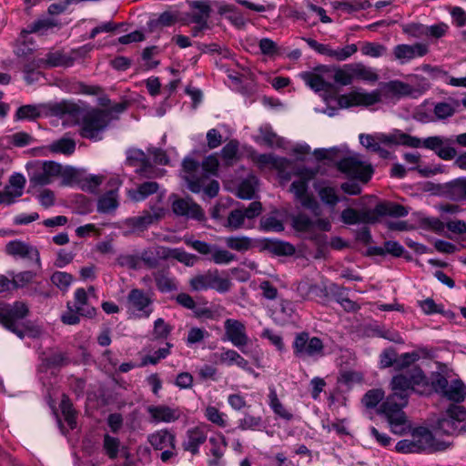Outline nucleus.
Returning <instances> with one entry per match:
<instances>
[{
  "label": "nucleus",
  "mask_w": 466,
  "mask_h": 466,
  "mask_svg": "<svg viewBox=\"0 0 466 466\" xmlns=\"http://www.w3.org/2000/svg\"><path fill=\"white\" fill-rule=\"evenodd\" d=\"M449 382L441 372H432L430 380L419 366L401 369L390 382L391 393L381 403L379 413L384 416L391 431L402 435L409 428L408 419L403 411L412 392L426 395L434 390L442 395Z\"/></svg>",
  "instance_id": "nucleus-1"
},
{
  "label": "nucleus",
  "mask_w": 466,
  "mask_h": 466,
  "mask_svg": "<svg viewBox=\"0 0 466 466\" xmlns=\"http://www.w3.org/2000/svg\"><path fill=\"white\" fill-rule=\"evenodd\" d=\"M54 111L60 115L68 114L72 116H81L80 136L93 141L102 139V133L113 120V116L108 110L95 108L82 112L76 104L68 101L56 104Z\"/></svg>",
  "instance_id": "nucleus-2"
},
{
  "label": "nucleus",
  "mask_w": 466,
  "mask_h": 466,
  "mask_svg": "<svg viewBox=\"0 0 466 466\" xmlns=\"http://www.w3.org/2000/svg\"><path fill=\"white\" fill-rule=\"evenodd\" d=\"M29 314L28 306L22 301L0 308V323L8 330L23 339L25 336L38 338L42 329L35 322L24 320Z\"/></svg>",
  "instance_id": "nucleus-3"
},
{
  "label": "nucleus",
  "mask_w": 466,
  "mask_h": 466,
  "mask_svg": "<svg viewBox=\"0 0 466 466\" xmlns=\"http://www.w3.org/2000/svg\"><path fill=\"white\" fill-rule=\"evenodd\" d=\"M294 356L299 360H318L324 356V344L318 337L307 331L297 333L292 343Z\"/></svg>",
  "instance_id": "nucleus-4"
},
{
  "label": "nucleus",
  "mask_w": 466,
  "mask_h": 466,
  "mask_svg": "<svg viewBox=\"0 0 466 466\" xmlns=\"http://www.w3.org/2000/svg\"><path fill=\"white\" fill-rule=\"evenodd\" d=\"M231 285V281L228 279L220 278L218 269L208 270L189 279V286L194 291L212 289L219 293H225L230 289Z\"/></svg>",
  "instance_id": "nucleus-5"
},
{
  "label": "nucleus",
  "mask_w": 466,
  "mask_h": 466,
  "mask_svg": "<svg viewBox=\"0 0 466 466\" xmlns=\"http://www.w3.org/2000/svg\"><path fill=\"white\" fill-rule=\"evenodd\" d=\"M465 420V408L462 405L450 404L445 413L438 419L436 430L448 436L456 435L461 431L459 424Z\"/></svg>",
  "instance_id": "nucleus-6"
},
{
  "label": "nucleus",
  "mask_w": 466,
  "mask_h": 466,
  "mask_svg": "<svg viewBox=\"0 0 466 466\" xmlns=\"http://www.w3.org/2000/svg\"><path fill=\"white\" fill-rule=\"evenodd\" d=\"M411 437L416 443L418 453H433L442 451L448 449L451 443L445 441H440L426 427H417L412 430Z\"/></svg>",
  "instance_id": "nucleus-7"
},
{
  "label": "nucleus",
  "mask_w": 466,
  "mask_h": 466,
  "mask_svg": "<svg viewBox=\"0 0 466 466\" xmlns=\"http://www.w3.org/2000/svg\"><path fill=\"white\" fill-rule=\"evenodd\" d=\"M338 168L349 177L358 179L363 183L368 182L373 173L370 165H364L358 156H350L338 162Z\"/></svg>",
  "instance_id": "nucleus-8"
},
{
  "label": "nucleus",
  "mask_w": 466,
  "mask_h": 466,
  "mask_svg": "<svg viewBox=\"0 0 466 466\" xmlns=\"http://www.w3.org/2000/svg\"><path fill=\"white\" fill-rule=\"evenodd\" d=\"M185 243L204 256H211V259L216 264H228L236 260V256L226 250L221 249L216 245L208 244L205 241L186 238Z\"/></svg>",
  "instance_id": "nucleus-9"
},
{
  "label": "nucleus",
  "mask_w": 466,
  "mask_h": 466,
  "mask_svg": "<svg viewBox=\"0 0 466 466\" xmlns=\"http://www.w3.org/2000/svg\"><path fill=\"white\" fill-rule=\"evenodd\" d=\"M126 155V164L136 167V172L141 177L152 178L161 175L160 169L152 166L149 158L143 150L138 148H128Z\"/></svg>",
  "instance_id": "nucleus-10"
},
{
  "label": "nucleus",
  "mask_w": 466,
  "mask_h": 466,
  "mask_svg": "<svg viewBox=\"0 0 466 466\" xmlns=\"http://www.w3.org/2000/svg\"><path fill=\"white\" fill-rule=\"evenodd\" d=\"M182 172L188 189L193 193H199L208 180V176L202 174L199 163L190 157H185L182 162Z\"/></svg>",
  "instance_id": "nucleus-11"
},
{
  "label": "nucleus",
  "mask_w": 466,
  "mask_h": 466,
  "mask_svg": "<svg viewBox=\"0 0 466 466\" xmlns=\"http://www.w3.org/2000/svg\"><path fill=\"white\" fill-rule=\"evenodd\" d=\"M189 10L184 13L181 21L185 25L196 24L207 26L212 8L208 0H192L187 2Z\"/></svg>",
  "instance_id": "nucleus-12"
},
{
  "label": "nucleus",
  "mask_w": 466,
  "mask_h": 466,
  "mask_svg": "<svg viewBox=\"0 0 466 466\" xmlns=\"http://www.w3.org/2000/svg\"><path fill=\"white\" fill-rule=\"evenodd\" d=\"M62 166L54 161H44L29 173V180L35 186H46L61 173Z\"/></svg>",
  "instance_id": "nucleus-13"
},
{
  "label": "nucleus",
  "mask_w": 466,
  "mask_h": 466,
  "mask_svg": "<svg viewBox=\"0 0 466 466\" xmlns=\"http://www.w3.org/2000/svg\"><path fill=\"white\" fill-rule=\"evenodd\" d=\"M224 329L225 338L223 339L229 340L235 347L245 352L244 348L249 341L245 324L238 319H227L224 321Z\"/></svg>",
  "instance_id": "nucleus-14"
},
{
  "label": "nucleus",
  "mask_w": 466,
  "mask_h": 466,
  "mask_svg": "<svg viewBox=\"0 0 466 466\" xmlns=\"http://www.w3.org/2000/svg\"><path fill=\"white\" fill-rule=\"evenodd\" d=\"M152 299L142 289H133L127 295V307L138 317L148 318L152 313Z\"/></svg>",
  "instance_id": "nucleus-15"
},
{
  "label": "nucleus",
  "mask_w": 466,
  "mask_h": 466,
  "mask_svg": "<svg viewBox=\"0 0 466 466\" xmlns=\"http://www.w3.org/2000/svg\"><path fill=\"white\" fill-rule=\"evenodd\" d=\"M171 198H175L172 202V211L176 216L198 221L204 220L205 213L203 209L191 198H177L175 195H172Z\"/></svg>",
  "instance_id": "nucleus-16"
},
{
  "label": "nucleus",
  "mask_w": 466,
  "mask_h": 466,
  "mask_svg": "<svg viewBox=\"0 0 466 466\" xmlns=\"http://www.w3.org/2000/svg\"><path fill=\"white\" fill-rule=\"evenodd\" d=\"M166 210L160 206H152L151 210L143 211L141 216L128 218L124 226L131 230H145L148 226L158 221L165 216Z\"/></svg>",
  "instance_id": "nucleus-17"
},
{
  "label": "nucleus",
  "mask_w": 466,
  "mask_h": 466,
  "mask_svg": "<svg viewBox=\"0 0 466 466\" xmlns=\"http://www.w3.org/2000/svg\"><path fill=\"white\" fill-rule=\"evenodd\" d=\"M380 101V92L374 90L370 93L352 91L347 95H341L339 99V105L342 107L353 106H372Z\"/></svg>",
  "instance_id": "nucleus-18"
},
{
  "label": "nucleus",
  "mask_w": 466,
  "mask_h": 466,
  "mask_svg": "<svg viewBox=\"0 0 466 466\" xmlns=\"http://www.w3.org/2000/svg\"><path fill=\"white\" fill-rule=\"evenodd\" d=\"M420 147L434 151L441 159L451 160L456 157L457 152L454 147H451V141L448 138L434 136L420 140Z\"/></svg>",
  "instance_id": "nucleus-19"
},
{
  "label": "nucleus",
  "mask_w": 466,
  "mask_h": 466,
  "mask_svg": "<svg viewBox=\"0 0 466 466\" xmlns=\"http://www.w3.org/2000/svg\"><path fill=\"white\" fill-rule=\"evenodd\" d=\"M380 144H384L387 146H405L412 148L420 147L421 142L419 137H412L409 134H406L399 129L393 130V132L390 134H378L375 136Z\"/></svg>",
  "instance_id": "nucleus-20"
},
{
  "label": "nucleus",
  "mask_w": 466,
  "mask_h": 466,
  "mask_svg": "<svg viewBox=\"0 0 466 466\" xmlns=\"http://www.w3.org/2000/svg\"><path fill=\"white\" fill-rule=\"evenodd\" d=\"M373 213V209L357 210L352 208H347L341 212L340 219L346 225L375 224L376 218Z\"/></svg>",
  "instance_id": "nucleus-21"
},
{
  "label": "nucleus",
  "mask_w": 466,
  "mask_h": 466,
  "mask_svg": "<svg viewBox=\"0 0 466 466\" xmlns=\"http://www.w3.org/2000/svg\"><path fill=\"white\" fill-rule=\"evenodd\" d=\"M429 52L426 44L417 43L414 45H398L393 49L395 58L402 63L411 60L415 57L424 56Z\"/></svg>",
  "instance_id": "nucleus-22"
},
{
  "label": "nucleus",
  "mask_w": 466,
  "mask_h": 466,
  "mask_svg": "<svg viewBox=\"0 0 466 466\" xmlns=\"http://www.w3.org/2000/svg\"><path fill=\"white\" fill-rule=\"evenodd\" d=\"M147 412L155 422L170 423L177 420L181 416L179 409L167 405L148 406Z\"/></svg>",
  "instance_id": "nucleus-23"
},
{
  "label": "nucleus",
  "mask_w": 466,
  "mask_h": 466,
  "mask_svg": "<svg viewBox=\"0 0 466 466\" xmlns=\"http://www.w3.org/2000/svg\"><path fill=\"white\" fill-rule=\"evenodd\" d=\"M7 254L15 257L35 258L40 266V255L36 248L20 240H13L7 243L5 247Z\"/></svg>",
  "instance_id": "nucleus-24"
},
{
  "label": "nucleus",
  "mask_w": 466,
  "mask_h": 466,
  "mask_svg": "<svg viewBox=\"0 0 466 466\" xmlns=\"http://www.w3.org/2000/svg\"><path fill=\"white\" fill-rule=\"evenodd\" d=\"M373 212L376 222H378L381 217L403 218L409 214V210L406 207L394 202H380L375 206Z\"/></svg>",
  "instance_id": "nucleus-25"
},
{
  "label": "nucleus",
  "mask_w": 466,
  "mask_h": 466,
  "mask_svg": "<svg viewBox=\"0 0 466 466\" xmlns=\"http://www.w3.org/2000/svg\"><path fill=\"white\" fill-rule=\"evenodd\" d=\"M442 194L453 201L466 200V177L453 179L442 186Z\"/></svg>",
  "instance_id": "nucleus-26"
},
{
  "label": "nucleus",
  "mask_w": 466,
  "mask_h": 466,
  "mask_svg": "<svg viewBox=\"0 0 466 466\" xmlns=\"http://www.w3.org/2000/svg\"><path fill=\"white\" fill-rule=\"evenodd\" d=\"M148 441L155 450L162 451L167 448L176 449L175 436L167 430L158 431L148 437Z\"/></svg>",
  "instance_id": "nucleus-27"
},
{
  "label": "nucleus",
  "mask_w": 466,
  "mask_h": 466,
  "mask_svg": "<svg viewBox=\"0 0 466 466\" xmlns=\"http://www.w3.org/2000/svg\"><path fill=\"white\" fill-rule=\"evenodd\" d=\"M207 440L205 432L199 428H193L187 431V439L183 442L185 451H190L192 454L198 452V447Z\"/></svg>",
  "instance_id": "nucleus-28"
},
{
  "label": "nucleus",
  "mask_w": 466,
  "mask_h": 466,
  "mask_svg": "<svg viewBox=\"0 0 466 466\" xmlns=\"http://www.w3.org/2000/svg\"><path fill=\"white\" fill-rule=\"evenodd\" d=\"M300 77L305 81L315 92L325 91L329 92L332 88V85L323 79V77L318 74L312 72H302Z\"/></svg>",
  "instance_id": "nucleus-29"
},
{
  "label": "nucleus",
  "mask_w": 466,
  "mask_h": 466,
  "mask_svg": "<svg viewBox=\"0 0 466 466\" xmlns=\"http://www.w3.org/2000/svg\"><path fill=\"white\" fill-rule=\"evenodd\" d=\"M159 188V185L155 181H147L140 184L137 188L128 190V197L136 201H143L148 196L156 193Z\"/></svg>",
  "instance_id": "nucleus-30"
},
{
  "label": "nucleus",
  "mask_w": 466,
  "mask_h": 466,
  "mask_svg": "<svg viewBox=\"0 0 466 466\" xmlns=\"http://www.w3.org/2000/svg\"><path fill=\"white\" fill-rule=\"evenodd\" d=\"M68 364L67 357L61 351H56L42 359L38 370L40 373L46 372L48 369L60 368Z\"/></svg>",
  "instance_id": "nucleus-31"
},
{
  "label": "nucleus",
  "mask_w": 466,
  "mask_h": 466,
  "mask_svg": "<svg viewBox=\"0 0 466 466\" xmlns=\"http://www.w3.org/2000/svg\"><path fill=\"white\" fill-rule=\"evenodd\" d=\"M359 138L360 143L368 150L377 153L383 159L390 157V153L380 146L375 136L360 134Z\"/></svg>",
  "instance_id": "nucleus-32"
},
{
  "label": "nucleus",
  "mask_w": 466,
  "mask_h": 466,
  "mask_svg": "<svg viewBox=\"0 0 466 466\" xmlns=\"http://www.w3.org/2000/svg\"><path fill=\"white\" fill-rule=\"evenodd\" d=\"M442 396L455 402L463 401L466 398V386L461 380H453L448 384Z\"/></svg>",
  "instance_id": "nucleus-33"
},
{
  "label": "nucleus",
  "mask_w": 466,
  "mask_h": 466,
  "mask_svg": "<svg viewBox=\"0 0 466 466\" xmlns=\"http://www.w3.org/2000/svg\"><path fill=\"white\" fill-rule=\"evenodd\" d=\"M263 248L276 256H291L295 252L291 244L280 240H268Z\"/></svg>",
  "instance_id": "nucleus-34"
},
{
  "label": "nucleus",
  "mask_w": 466,
  "mask_h": 466,
  "mask_svg": "<svg viewBox=\"0 0 466 466\" xmlns=\"http://www.w3.org/2000/svg\"><path fill=\"white\" fill-rule=\"evenodd\" d=\"M118 207V200L116 191L110 190L101 196L97 201V211L103 214L114 212Z\"/></svg>",
  "instance_id": "nucleus-35"
},
{
  "label": "nucleus",
  "mask_w": 466,
  "mask_h": 466,
  "mask_svg": "<svg viewBox=\"0 0 466 466\" xmlns=\"http://www.w3.org/2000/svg\"><path fill=\"white\" fill-rule=\"evenodd\" d=\"M291 225L296 231L311 232L313 231V219L306 213L299 211L290 216Z\"/></svg>",
  "instance_id": "nucleus-36"
},
{
  "label": "nucleus",
  "mask_w": 466,
  "mask_h": 466,
  "mask_svg": "<svg viewBox=\"0 0 466 466\" xmlns=\"http://www.w3.org/2000/svg\"><path fill=\"white\" fill-rule=\"evenodd\" d=\"M419 305L422 311L427 314H434L439 313L447 318H453L455 314L451 310H445L444 307L441 304H437L432 299L428 298L424 300L419 301Z\"/></svg>",
  "instance_id": "nucleus-37"
},
{
  "label": "nucleus",
  "mask_w": 466,
  "mask_h": 466,
  "mask_svg": "<svg viewBox=\"0 0 466 466\" xmlns=\"http://www.w3.org/2000/svg\"><path fill=\"white\" fill-rule=\"evenodd\" d=\"M269 406L273 410L274 413L278 416L281 417L282 419L286 420H291L293 418L292 413L288 411L283 404L280 402V400L278 398L276 390L274 388L269 389Z\"/></svg>",
  "instance_id": "nucleus-38"
},
{
  "label": "nucleus",
  "mask_w": 466,
  "mask_h": 466,
  "mask_svg": "<svg viewBox=\"0 0 466 466\" xmlns=\"http://www.w3.org/2000/svg\"><path fill=\"white\" fill-rule=\"evenodd\" d=\"M225 243L228 248L238 251L245 252L250 249L253 246L252 239L248 237H228L225 238Z\"/></svg>",
  "instance_id": "nucleus-39"
},
{
  "label": "nucleus",
  "mask_w": 466,
  "mask_h": 466,
  "mask_svg": "<svg viewBox=\"0 0 466 466\" xmlns=\"http://www.w3.org/2000/svg\"><path fill=\"white\" fill-rule=\"evenodd\" d=\"M219 360L228 365L236 364L244 370H247L248 366V361L234 350H224L219 356Z\"/></svg>",
  "instance_id": "nucleus-40"
},
{
  "label": "nucleus",
  "mask_w": 466,
  "mask_h": 466,
  "mask_svg": "<svg viewBox=\"0 0 466 466\" xmlns=\"http://www.w3.org/2000/svg\"><path fill=\"white\" fill-rule=\"evenodd\" d=\"M348 68L352 71L353 78L358 77L369 82H376L379 78L375 72L362 64H349Z\"/></svg>",
  "instance_id": "nucleus-41"
},
{
  "label": "nucleus",
  "mask_w": 466,
  "mask_h": 466,
  "mask_svg": "<svg viewBox=\"0 0 466 466\" xmlns=\"http://www.w3.org/2000/svg\"><path fill=\"white\" fill-rule=\"evenodd\" d=\"M257 183L258 180L253 176L244 179L238 186V197L242 199L253 198L256 192Z\"/></svg>",
  "instance_id": "nucleus-42"
},
{
  "label": "nucleus",
  "mask_w": 466,
  "mask_h": 466,
  "mask_svg": "<svg viewBox=\"0 0 466 466\" xmlns=\"http://www.w3.org/2000/svg\"><path fill=\"white\" fill-rule=\"evenodd\" d=\"M60 408L62 414L65 418V420L68 424L69 428L71 430L75 429L76 426V411L73 409V405L70 402L67 396L64 395L63 399L60 403Z\"/></svg>",
  "instance_id": "nucleus-43"
},
{
  "label": "nucleus",
  "mask_w": 466,
  "mask_h": 466,
  "mask_svg": "<svg viewBox=\"0 0 466 466\" xmlns=\"http://www.w3.org/2000/svg\"><path fill=\"white\" fill-rule=\"evenodd\" d=\"M238 142L237 140H230L221 149V157L227 166H232L236 159H238Z\"/></svg>",
  "instance_id": "nucleus-44"
},
{
  "label": "nucleus",
  "mask_w": 466,
  "mask_h": 466,
  "mask_svg": "<svg viewBox=\"0 0 466 466\" xmlns=\"http://www.w3.org/2000/svg\"><path fill=\"white\" fill-rule=\"evenodd\" d=\"M384 88L394 95L410 96L413 92V87L409 84L399 80L390 81L384 84Z\"/></svg>",
  "instance_id": "nucleus-45"
},
{
  "label": "nucleus",
  "mask_w": 466,
  "mask_h": 466,
  "mask_svg": "<svg viewBox=\"0 0 466 466\" xmlns=\"http://www.w3.org/2000/svg\"><path fill=\"white\" fill-rule=\"evenodd\" d=\"M56 25L54 20L49 18L39 19L27 25L25 29L22 31L23 35L33 34L38 32L46 31L49 28Z\"/></svg>",
  "instance_id": "nucleus-46"
},
{
  "label": "nucleus",
  "mask_w": 466,
  "mask_h": 466,
  "mask_svg": "<svg viewBox=\"0 0 466 466\" xmlns=\"http://www.w3.org/2000/svg\"><path fill=\"white\" fill-rule=\"evenodd\" d=\"M50 148L53 152L62 153L65 155H71L74 153L76 149V143L73 139L70 138H61L56 142H54Z\"/></svg>",
  "instance_id": "nucleus-47"
},
{
  "label": "nucleus",
  "mask_w": 466,
  "mask_h": 466,
  "mask_svg": "<svg viewBox=\"0 0 466 466\" xmlns=\"http://www.w3.org/2000/svg\"><path fill=\"white\" fill-rule=\"evenodd\" d=\"M103 448L106 455L110 459H116L118 455L120 441L117 438L112 437L109 434L104 435Z\"/></svg>",
  "instance_id": "nucleus-48"
},
{
  "label": "nucleus",
  "mask_w": 466,
  "mask_h": 466,
  "mask_svg": "<svg viewBox=\"0 0 466 466\" xmlns=\"http://www.w3.org/2000/svg\"><path fill=\"white\" fill-rule=\"evenodd\" d=\"M46 60L50 66H71L74 64L73 57L66 56L58 52L47 54Z\"/></svg>",
  "instance_id": "nucleus-49"
},
{
  "label": "nucleus",
  "mask_w": 466,
  "mask_h": 466,
  "mask_svg": "<svg viewBox=\"0 0 466 466\" xmlns=\"http://www.w3.org/2000/svg\"><path fill=\"white\" fill-rule=\"evenodd\" d=\"M155 281L158 290L161 292H169L177 289L175 281L164 272L155 274Z\"/></svg>",
  "instance_id": "nucleus-50"
},
{
  "label": "nucleus",
  "mask_w": 466,
  "mask_h": 466,
  "mask_svg": "<svg viewBox=\"0 0 466 466\" xmlns=\"http://www.w3.org/2000/svg\"><path fill=\"white\" fill-rule=\"evenodd\" d=\"M260 228L264 231L281 232L284 230V225L274 216H265L260 219Z\"/></svg>",
  "instance_id": "nucleus-51"
},
{
  "label": "nucleus",
  "mask_w": 466,
  "mask_h": 466,
  "mask_svg": "<svg viewBox=\"0 0 466 466\" xmlns=\"http://www.w3.org/2000/svg\"><path fill=\"white\" fill-rule=\"evenodd\" d=\"M171 347L172 344L167 343L166 348L157 350L153 355L145 356L142 360L141 366H146L147 364H157L160 360L165 359L169 355Z\"/></svg>",
  "instance_id": "nucleus-52"
},
{
  "label": "nucleus",
  "mask_w": 466,
  "mask_h": 466,
  "mask_svg": "<svg viewBox=\"0 0 466 466\" xmlns=\"http://www.w3.org/2000/svg\"><path fill=\"white\" fill-rule=\"evenodd\" d=\"M75 299H76V310L78 314L82 316L92 317L95 313V309L92 308L86 313L84 312L83 306L86 303L87 296L86 292L84 289H77L75 292Z\"/></svg>",
  "instance_id": "nucleus-53"
},
{
  "label": "nucleus",
  "mask_w": 466,
  "mask_h": 466,
  "mask_svg": "<svg viewBox=\"0 0 466 466\" xmlns=\"http://www.w3.org/2000/svg\"><path fill=\"white\" fill-rule=\"evenodd\" d=\"M51 281L61 290H66L73 281V277L67 272L56 271L52 274Z\"/></svg>",
  "instance_id": "nucleus-54"
},
{
  "label": "nucleus",
  "mask_w": 466,
  "mask_h": 466,
  "mask_svg": "<svg viewBox=\"0 0 466 466\" xmlns=\"http://www.w3.org/2000/svg\"><path fill=\"white\" fill-rule=\"evenodd\" d=\"M318 194L322 202L331 207H334L339 201L336 190L332 187H324L318 190Z\"/></svg>",
  "instance_id": "nucleus-55"
},
{
  "label": "nucleus",
  "mask_w": 466,
  "mask_h": 466,
  "mask_svg": "<svg viewBox=\"0 0 466 466\" xmlns=\"http://www.w3.org/2000/svg\"><path fill=\"white\" fill-rule=\"evenodd\" d=\"M387 48L381 44L367 42L361 47V52L365 56L371 57H380L386 54Z\"/></svg>",
  "instance_id": "nucleus-56"
},
{
  "label": "nucleus",
  "mask_w": 466,
  "mask_h": 466,
  "mask_svg": "<svg viewBox=\"0 0 466 466\" xmlns=\"http://www.w3.org/2000/svg\"><path fill=\"white\" fill-rule=\"evenodd\" d=\"M172 330V327L168 325L163 319L159 318L154 322L153 337L156 339H167Z\"/></svg>",
  "instance_id": "nucleus-57"
},
{
  "label": "nucleus",
  "mask_w": 466,
  "mask_h": 466,
  "mask_svg": "<svg viewBox=\"0 0 466 466\" xmlns=\"http://www.w3.org/2000/svg\"><path fill=\"white\" fill-rule=\"evenodd\" d=\"M244 221L245 218L241 208H238L229 212L226 226L232 230H236L243 227Z\"/></svg>",
  "instance_id": "nucleus-58"
},
{
  "label": "nucleus",
  "mask_w": 466,
  "mask_h": 466,
  "mask_svg": "<svg viewBox=\"0 0 466 466\" xmlns=\"http://www.w3.org/2000/svg\"><path fill=\"white\" fill-rule=\"evenodd\" d=\"M358 48L355 44L348 45L343 48L330 49L329 57L337 61H344L357 52Z\"/></svg>",
  "instance_id": "nucleus-59"
},
{
  "label": "nucleus",
  "mask_w": 466,
  "mask_h": 466,
  "mask_svg": "<svg viewBox=\"0 0 466 466\" xmlns=\"http://www.w3.org/2000/svg\"><path fill=\"white\" fill-rule=\"evenodd\" d=\"M334 81L341 86H349L353 82V73L345 65L343 68H338L334 73Z\"/></svg>",
  "instance_id": "nucleus-60"
},
{
  "label": "nucleus",
  "mask_w": 466,
  "mask_h": 466,
  "mask_svg": "<svg viewBox=\"0 0 466 466\" xmlns=\"http://www.w3.org/2000/svg\"><path fill=\"white\" fill-rule=\"evenodd\" d=\"M384 392L381 390H370L362 398V403L367 408H374L382 400Z\"/></svg>",
  "instance_id": "nucleus-61"
},
{
  "label": "nucleus",
  "mask_w": 466,
  "mask_h": 466,
  "mask_svg": "<svg viewBox=\"0 0 466 466\" xmlns=\"http://www.w3.org/2000/svg\"><path fill=\"white\" fill-rule=\"evenodd\" d=\"M25 185V178L20 173L13 174L9 178L10 189L15 192V196L21 197L23 195V189Z\"/></svg>",
  "instance_id": "nucleus-62"
},
{
  "label": "nucleus",
  "mask_w": 466,
  "mask_h": 466,
  "mask_svg": "<svg viewBox=\"0 0 466 466\" xmlns=\"http://www.w3.org/2000/svg\"><path fill=\"white\" fill-rule=\"evenodd\" d=\"M261 417H255L248 413L245 414L243 419L238 421V428L241 431L255 430L261 425Z\"/></svg>",
  "instance_id": "nucleus-63"
},
{
  "label": "nucleus",
  "mask_w": 466,
  "mask_h": 466,
  "mask_svg": "<svg viewBox=\"0 0 466 466\" xmlns=\"http://www.w3.org/2000/svg\"><path fill=\"white\" fill-rule=\"evenodd\" d=\"M218 167V160L215 155H210L207 157L201 165L202 174H206L208 176V179L210 175H216Z\"/></svg>",
  "instance_id": "nucleus-64"
}]
</instances>
